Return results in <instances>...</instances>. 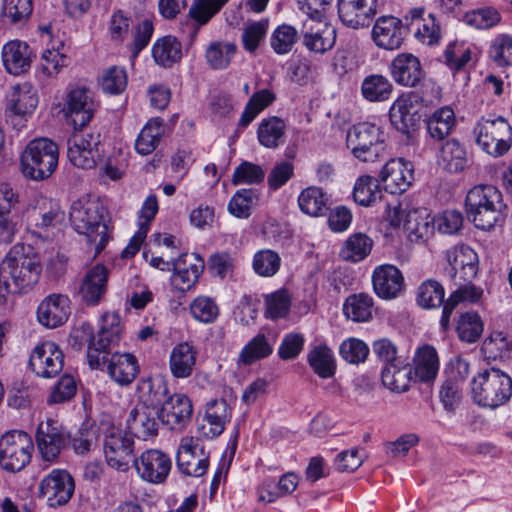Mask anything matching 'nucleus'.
<instances>
[{
    "label": "nucleus",
    "instance_id": "obj_1",
    "mask_svg": "<svg viewBox=\"0 0 512 512\" xmlns=\"http://www.w3.org/2000/svg\"><path fill=\"white\" fill-rule=\"evenodd\" d=\"M41 271L38 253L24 243L15 244L0 262V272L11 280L15 293L30 291L38 283Z\"/></svg>",
    "mask_w": 512,
    "mask_h": 512
},
{
    "label": "nucleus",
    "instance_id": "obj_2",
    "mask_svg": "<svg viewBox=\"0 0 512 512\" xmlns=\"http://www.w3.org/2000/svg\"><path fill=\"white\" fill-rule=\"evenodd\" d=\"M104 206L97 200L82 198L72 203L69 217L74 230L87 237L99 254L108 242V228L104 220Z\"/></svg>",
    "mask_w": 512,
    "mask_h": 512
},
{
    "label": "nucleus",
    "instance_id": "obj_3",
    "mask_svg": "<svg viewBox=\"0 0 512 512\" xmlns=\"http://www.w3.org/2000/svg\"><path fill=\"white\" fill-rule=\"evenodd\" d=\"M503 208L502 193L493 185L478 184L466 194V213L478 229H492L501 220Z\"/></svg>",
    "mask_w": 512,
    "mask_h": 512
},
{
    "label": "nucleus",
    "instance_id": "obj_4",
    "mask_svg": "<svg viewBox=\"0 0 512 512\" xmlns=\"http://www.w3.org/2000/svg\"><path fill=\"white\" fill-rule=\"evenodd\" d=\"M471 396L478 406L494 410L512 396V379L500 369H484L472 378Z\"/></svg>",
    "mask_w": 512,
    "mask_h": 512
},
{
    "label": "nucleus",
    "instance_id": "obj_5",
    "mask_svg": "<svg viewBox=\"0 0 512 512\" xmlns=\"http://www.w3.org/2000/svg\"><path fill=\"white\" fill-rule=\"evenodd\" d=\"M57 145L48 138H37L28 143L21 155V171L32 180L49 178L58 165Z\"/></svg>",
    "mask_w": 512,
    "mask_h": 512
},
{
    "label": "nucleus",
    "instance_id": "obj_6",
    "mask_svg": "<svg viewBox=\"0 0 512 512\" xmlns=\"http://www.w3.org/2000/svg\"><path fill=\"white\" fill-rule=\"evenodd\" d=\"M476 143L487 154L499 157L512 145V126L503 116H482L473 128Z\"/></svg>",
    "mask_w": 512,
    "mask_h": 512
},
{
    "label": "nucleus",
    "instance_id": "obj_7",
    "mask_svg": "<svg viewBox=\"0 0 512 512\" xmlns=\"http://www.w3.org/2000/svg\"><path fill=\"white\" fill-rule=\"evenodd\" d=\"M122 332L123 326L118 314H103L97 336L89 333L87 362L91 369L104 370L107 356L119 344Z\"/></svg>",
    "mask_w": 512,
    "mask_h": 512
},
{
    "label": "nucleus",
    "instance_id": "obj_8",
    "mask_svg": "<svg viewBox=\"0 0 512 512\" xmlns=\"http://www.w3.org/2000/svg\"><path fill=\"white\" fill-rule=\"evenodd\" d=\"M104 455L108 465L120 471L128 470L134 461V440L131 435L115 426L109 417L100 420Z\"/></svg>",
    "mask_w": 512,
    "mask_h": 512
},
{
    "label": "nucleus",
    "instance_id": "obj_9",
    "mask_svg": "<svg viewBox=\"0 0 512 512\" xmlns=\"http://www.w3.org/2000/svg\"><path fill=\"white\" fill-rule=\"evenodd\" d=\"M32 438L22 430H10L0 437V468L9 473L22 471L31 461Z\"/></svg>",
    "mask_w": 512,
    "mask_h": 512
},
{
    "label": "nucleus",
    "instance_id": "obj_10",
    "mask_svg": "<svg viewBox=\"0 0 512 512\" xmlns=\"http://www.w3.org/2000/svg\"><path fill=\"white\" fill-rule=\"evenodd\" d=\"M383 142V133L375 124L359 123L347 132V147L363 162H373L383 150Z\"/></svg>",
    "mask_w": 512,
    "mask_h": 512
},
{
    "label": "nucleus",
    "instance_id": "obj_11",
    "mask_svg": "<svg viewBox=\"0 0 512 512\" xmlns=\"http://www.w3.org/2000/svg\"><path fill=\"white\" fill-rule=\"evenodd\" d=\"M404 228L411 242L426 241L437 230L441 234L448 232V218L446 213L430 217L426 208H411L406 211Z\"/></svg>",
    "mask_w": 512,
    "mask_h": 512
},
{
    "label": "nucleus",
    "instance_id": "obj_12",
    "mask_svg": "<svg viewBox=\"0 0 512 512\" xmlns=\"http://www.w3.org/2000/svg\"><path fill=\"white\" fill-rule=\"evenodd\" d=\"M97 104L90 91L84 87L72 88L66 95L63 114L68 123L77 131L93 118Z\"/></svg>",
    "mask_w": 512,
    "mask_h": 512
},
{
    "label": "nucleus",
    "instance_id": "obj_13",
    "mask_svg": "<svg viewBox=\"0 0 512 512\" xmlns=\"http://www.w3.org/2000/svg\"><path fill=\"white\" fill-rule=\"evenodd\" d=\"M176 462L179 471L184 475L201 477L209 467V455L200 446L198 438L185 436L180 441Z\"/></svg>",
    "mask_w": 512,
    "mask_h": 512
},
{
    "label": "nucleus",
    "instance_id": "obj_14",
    "mask_svg": "<svg viewBox=\"0 0 512 512\" xmlns=\"http://www.w3.org/2000/svg\"><path fill=\"white\" fill-rule=\"evenodd\" d=\"M74 488V480L67 471L54 469L41 480L39 496L49 507L57 508L69 502Z\"/></svg>",
    "mask_w": 512,
    "mask_h": 512
},
{
    "label": "nucleus",
    "instance_id": "obj_15",
    "mask_svg": "<svg viewBox=\"0 0 512 512\" xmlns=\"http://www.w3.org/2000/svg\"><path fill=\"white\" fill-rule=\"evenodd\" d=\"M99 135L87 131H75L67 141V156L76 167L92 169L99 158Z\"/></svg>",
    "mask_w": 512,
    "mask_h": 512
},
{
    "label": "nucleus",
    "instance_id": "obj_16",
    "mask_svg": "<svg viewBox=\"0 0 512 512\" xmlns=\"http://www.w3.org/2000/svg\"><path fill=\"white\" fill-rule=\"evenodd\" d=\"M29 366L36 376L53 378L57 376L64 366V355L56 343L42 342L34 347L30 354Z\"/></svg>",
    "mask_w": 512,
    "mask_h": 512
},
{
    "label": "nucleus",
    "instance_id": "obj_17",
    "mask_svg": "<svg viewBox=\"0 0 512 512\" xmlns=\"http://www.w3.org/2000/svg\"><path fill=\"white\" fill-rule=\"evenodd\" d=\"M70 435L56 422L48 420L39 424L36 432L38 450L45 461L55 460L67 446Z\"/></svg>",
    "mask_w": 512,
    "mask_h": 512
},
{
    "label": "nucleus",
    "instance_id": "obj_18",
    "mask_svg": "<svg viewBox=\"0 0 512 512\" xmlns=\"http://www.w3.org/2000/svg\"><path fill=\"white\" fill-rule=\"evenodd\" d=\"M133 463L138 475L154 484L163 483L172 466L170 457L157 449L144 451Z\"/></svg>",
    "mask_w": 512,
    "mask_h": 512
},
{
    "label": "nucleus",
    "instance_id": "obj_19",
    "mask_svg": "<svg viewBox=\"0 0 512 512\" xmlns=\"http://www.w3.org/2000/svg\"><path fill=\"white\" fill-rule=\"evenodd\" d=\"M159 410V419L172 430H182L190 421L193 405L188 396L175 393L169 396Z\"/></svg>",
    "mask_w": 512,
    "mask_h": 512
},
{
    "label": "nucleus",
    "instance_id": "obj_20",
    "mask_svg": "<svg viewBox=\"0 0 512 512\" xmlns=\"http://www.w3.org/2000/svg\"><path fill=\"white\" fill-rule=\"evenodd\" d=\"M203 269L204 260L198 254H181L173 260L172 286L180 292L190 290L196 284Z\"/></svg>",
    "mask_w": 512,
    "mask_h": 512
},
{
    "label": "nucleus",
    "instance_id": "obj_21",
    "mask_svg": "<svg viewBox=\"0 0 512 512\" xmlns=\"http://www.w3.org/2000/svg\"><path fill=\"white\" fill-rule=\"evenodd\" d=\"M109 270L102 264L90 267L79 285L78 294L88 306L99 304L108 290Z\"/></svg>",
    "mask_w": 512,
    "mask_h": 512
},
{
    "label": "nucleus",
    "instance_id": "obj_22",
    "mask_svg": "<svg viewBox=\"0 0 512 512\" xmlns=\"http://www.w3.org/2000/svg\"><path fill=\"white\" fill-rule=\"evenodd\" d=\"M406 27L402 20L394 16L379 17L372 29V39L377 47L396 50L403 44Z\"/></svg>",
    "mask_w": 512,
    "mask_h": 512
},
{
    "label": "nucleus",
    "instance_id": "obj_23",
    "mask_svg": "<svg viewBox=\"0 0 512 512\" xmlns=\"http://www.w3.org/2000/svg\"><path fill=\"white\" fill-rule=\"evenodd\" d=\"M231 408L225 399H213L207 402L202 423L198 427L200 437L214 439L221 435L231 420Z\"/></svg>",
    "mask_w": 512,
    "mask_h": 512
},
{
    "label": "nucleus",
    "instance_id": "obj_24",
    "mask_svg": "<svg viewBox=\"0 0 512 512\" xmlns=\"http://www.w3.org/2000/svg\"><path fill=\"white\" fill-rule=\"evenodd\" d=\"M377 13V0H339L338 14L342 23L353 29L367 27Z\"/></svg>",
    "mask_w": 512,
    "mask_h": 512
},
{
    "label": "nucleus",
    "instance_id": "obj_25",
    "mask_svg": "<svg viewBox=\"0 0 512 512\" xmlns=\"http://www.w3.org/2000/svg\"><path fill=\"white\" fill-rule=\"evenodd\" d=\"M71 313L70 300L64 294H50L38 306L37 319L47 328L63 325Z\"/></svg>",
    "mask_w": 512,
    "mask_h": 512
},
{
    "label": "nucleus",
    "instance_id": "obj_26",
    "mask_svg": "<svg viewBox=\"0 0 512 512\" xmlns=\"http://www.w3.org/2000/svg\"><path fill=\"white\" fill-rule=\"evenodd\" d=\"M424 7H415L409 10L404 17L407 27L414 31L416 39L426 45H436L441 39V28L434 14L430 13L424 18Z\"/></svg>",
    "mask_w": 512,
    "mask_h": 512
},
{
    "label": "nucleus",
    "instance_id": "obj_27",
    "mask_svg": "<svg viewBox=\"0 0 512 512\" xmlns=\"http://www.w3.org/2000/svg\"><path fill=\"white\" fill-rule=\"evenodd\" d=\"M414 179L413 167L410 162L403 159L389 160L380 172V180L385 190L391 194L405 192Z\"/></svg>",
    "mask_w": 512,
    "mask_h": 512
},
{
    "label": "nucleus",
    "instance_id": "obj_28",
    "mask_svg": "<svg viewBox=\"0 0 512 512\" xmlns=\"http://www.w3.org/2000/svg\"><path fill=\"white\" fill-rule=\"evenodd\" d=\"M159 410L157 406L142 403L133 408L127 418V427L138 438L147 439L158 433Z\"/></svg>",
    "mask_w": 512,
    "mask_h": 512
},
{
    "label": "nucleus",
    "instance_id": "obj_29",
    "mask_svg": "<svg viewBox=\"0 0 512 512\" xmlns=\"http://www.w3.org/2000/svg\"><path fill=\"white\" fill-rule=\"evenodd\" d=\"M419 96L415 93L402 94L397 98L389 110L392 125L402 133H408L419 121L416 103Z\"/></svg>",
    "mask_w": 512,
    "mask_h": 512
},
{
    "label": "nucleus",
    "instance_id": "obj_30",
    "mask_svg": "<svg viewBox=\"0 0 512 512\" xmlns=\"http://www.w3.org/2000/svg\"><path fill=\"white\" fill-rule=\"evenodd\" d=\"M394 81L405 87H415L424 78L420 60L411 53L398 54L390 64Z\"/></svg>",
    "mask_w": 512,
    "mask_h": 512
},
{
    "label": "nucleus",
    "instance_id": "obj_31",
    "mask_svg": "<svg viewBox=\"0 0 512 512\" xmlns=\"http://www.w3.org/2000/svg\"><path fill=\"white\" fill-rule=\"evenodd\" d=\"M372 284L375 293L383 299L397 297L404 287L401 271L390 264L377 266L372 274Z\"/></svg>",
    "mask_w": 512,
    "mask_h": 512
},
{
    "label": "nucleus",
    "instance_id": "obj_32",
    "mask_svg": "<svg viewBox=\"0 0 512 512\" xmlns=\"http://www.w3.org/2000/svg\"><path fill=\"white\" fill-rule=\"evenodd\" d=\"M33 52L26 42L12 40L2 48V62L5 70L11 75H21L31 67Z\"/></svg>",
    "mask_w": 512,
    "mask_h": 512
},
{
    "label": "nucleus",
    "instance_id": "obj_33",
    "mask_svg": "<svg viewBox=\"0 0 512 512\" xmlns=\"http://www.w3.org/2000/svg\"><path fill=\"white\" fill-rule=\"evenodd\" d=\"M37 90L29 83L16 85L8 99L7 111L13 117L27 119L38 105Z\"/></svg>",
    "mask_w": 512,
    "mask_h": 512
},
{
    "label": "nucleus",
    "instance_id": "obj_34",
    "mask_svg": "<svg viewBox=\"0 0 512 512\" xmlns=\"http://www.w3.org/2000/svg\"><path fill=\"white\" fill-rule=\"evenodd\" d=\"M105 367L109 376L121 386L131 384L139 371L137 360L130 353H113L107 356Z\"/></svg>",
    "mask_w": 512,
    "mask_h": 512
},
{
    "label": "nucleus",
    "instance_id": "obj_35",
    "mask_svg": "<svg viewBox=\"0 0 512 512\" xmlns=\"http://www.w3.org/2000/svg\"><path fill=\"white\" fill-rule=\"evenodd\" d=\"M197 351L187 342L179 343L173 347L169 357V368L172 376L185 379L193 374L196 366Z\"/></svg>",
    "mask_w": 512,
    "mask_h": 512
},
{
    "label": "nucleus",
    "instance_id": "obj_36",
    "mask_svg": "<svg viewBox=\"0 0 512 512\" xmlns=\"http://www.w3.org/2000/svg\"><path fill=\"white\" fill-rule=\"evenodd\" d=\"M315 21H305L303 23V45L314 53L323 54L331 50L335 45L336 32L335 29L324 25L322 29H314L313 23Z\"/></svg>",
    "mask_w": 512,
    "mask_h": 512
},
{
    "label": "nucleus",
    "instance_id": "obj_37",
    "mask_svg": "<svg viewBox=\"0 0 512 512\" xmlns=\"http://www.w3.org/2000/svg\"><path fill=\"white\" fill-rule=\"evenodd\" d=\"M445 289L435 280H427L418 288V304L427 309L443 306L441 324L444 329L448 327V302L444 303Z\"/></svg>",
    "mask_w": 512,
    "mask_h": 512
},
{
    "label": "nucleus",
    "instance_id": "obj_38",
    "mask_svg": "<svg viewBox=\"0 0 512 512\" xmlns=\"http://www.w3.org/2000/svg\"><path fill=\"white\" fill-rule=\"evenodd\" d=\"M412 380V367L400 360L384 366L381 371V382L385 388L395 393L406 392Z\"/></svg>",
    "mask_w": 512,
    "mask_h": 512
},
{
    "label": "nucleus",
    "instance_id": "obj_39",
    "mask_svg": "<svg viewBox=\"0 0 512 512\" xmlns=\"http://www.w3.org/2000/svg\"><path fill=\"white\" fill-rule=\"evenodd\" d=\"M479 268L477 253L467 245L456 246L453 251V269L455 275L463 281H472Z\"/></svg>",
    "mask_w": 512,
    "mask_h": 512
},
{
    "label": "nucleus",
    "instance_id": "obj_40",
    "mask_svg": "<svg viewBox=\"0 0 512 512\" xmlns=\"http://www.w3.org/2000/svg\"><path fill=\"white\" fill-rule=\"evenodd\" d=\"M286 125L278 117L272 116L262 119L258 125L257 138L259 143L269 149H275L283 144Z\"/></svg>",
    "mask_w": 512,
    "mask_h": 512
},
{
    "label": "nucleus",
    "instance_id": "obj_41",
    "mask_svg": "<svg viewBox=\"0 0 512 512\" xmlns=\"http://www.w3.org/2000/svg\"><path fill=\"white\" fill-rule=\"evenodd\" d=\"M237 46L233 42L213 41L205 49L206 64L213 70H224L229 67L235 54Z\"/></svg>",
    "mask_w": 512,
    "mask_h": 512
},
{
    "label": "nucleus",
    "instance_id": "obj_42",
    "mask_svg": "<svg viewBox=\"0 0 512 512\" xmlns=\"http://www.w3.org/2000/svg\"><path fill=\"white\" fill-rule=\"evenodd\" d=\"M373 240L364 233H354L343 243L339 256L342 260L357 263L364 260L371 252Z\"/></svg>",
    "mask_w": 512,
    "mask_h": 512
},
{
    "label": "nucleus",
    "instance_id": "obj_43",
    "mask_svg": "<svg viewBox=\"0 0 512 512\" xmlns=\"http://www.w3.org/2000/svg\"><path fill=\"white\" fill-rule=\"evenodd\" d=\"M394 87L391 81L381 74L366 76L361 84V94L369 102H384L390 99Z\"/></svg>",
    "mask_w": 512,
    "mask_h": 512
},
{
    "label": "nucleus",
    "instance_id": "obj_44",
    "mask_svg": "<svg viewBox=\"0 0 512 512\" xmlns=\"http://www.w3.org/2000/svg\"><path fill=\"white\" fill-rule=\"evenodd\" d=\"M328 195L321 188L310 186L301 191L298 196L300 210L312 217L325 214L328 209Z\"/></svg>",
    "mask_w": 512,
    "mask_h": 512
},
{
    "label": "nucleus",
    "instance_id": "obj_45",
    "mask_svg": "<svg viewBox=\"0 0 512 512\" xmlns=\"http://www.w3.org/2000/svg\"><path fill=\"white\" fill-rule=\"evenodd\" d=\"M163 135V120L159 117L150 119L142 128L136 139V151L141 155L151 154L159 145Z\"/></svg>",
    "mask_w": 512,
    "mask_h": 512
},
{
    "label": "nucleus",
    "instance_id": "obj_46",
    "mask_svg": "<svg viewBox=\"0 0 512 512\" xmlns=\"http://www.w3.org/2000/svg\"><path fill=\"white\" fill-rule=\"evenodd\" d=\"M155 62L163 67H171L182 58V45L173 36L158 39L152 47Z\"/></svg>",
    "mask_w": 512,
    "mask_h": 512
},
{
    "label": "nucleus",
    "instance_id": "obj_47",
    "mask_svg": "<svg viewBox=\"0 0 512 512\" xmlns=\"http://www.w3.org/2000/svg\"><path fill=\"white\" fill-rule=\"evenodd\" d=\"M374 302L367 293L352 294L343 305L344 315L353 322H367L372 318Z\"/></svg>",
    "mask_w": 512,
    "mask_h": 512
},
{
    "label": "nucleus",
    "instance_id": "obj_48",
    "mask_svg": "<svg viewBox=\"0 0 512 512\" xmlns=\"http://www.w3.org/2000/svg\"><path fill=\"white\" fill-rule=\"evenodd\" d=\"M229 0H193L188 16L194 22L192 39L199 28L206 25Z\"/></svg>",
    "mask_w": 512,
    "mask_h": 512
},
{
    "label": "nucleus",
    "instance_id": "obj_49",
    "mask_svg": "<svg viewBox=\"0 0 512 512\" xmlns=\"http://www.w3.org/2000/svg\"><path fill=\"white\" fill-rule=\"evenodd\" d=\"M415 375L423 382L433 380L439 369L436 350L429 345L419 348L414 357Z\"/></svg>",
    "mask_w": 512,
    "mask_h": 512
},
{
    "label": "nucleus",
    "instance_id": "obj_50",
    "mask_svg": "<svg viewBox=\"0 0 512 512\" xmlns=\"http://www.w3.org/2000/svg\"><path fill=\"white\" fill-rule=\"evenodd\" d=\"M427 130L430 137L439 143V159L445 163V146L448 137V108L446 106L438 108L429 116ZM438 161L440 162V160Z\"/></svg>",
    "mask_w": 512,
    "mask_h": 512
},
{
    "label": "nucleus",
    "instance_id": "obj_51",
    "mask_svg": "<svg viewBox=\"0 0 512 512\" xmlns=\"http://www.w3.org/2000/svg\"><path fill=\"white\" fill-rule=\"evenodd\" d=\"M308 363L312 370L321 378L334 376L336 370L332 350L327 345H318L308 353Z\"/></svg>",
    "mask_w": 512,
    "mask_h": 512
},
{
    "label": "nucleus",
    "instance_id": "obj_52",
    "mask_svg": "<svg viewBox=\"0 0 512 512\" xmlns=\"http://www.w3.org/2000/svg\"><path fill=\"white\" fill-rule=\"evenodd\" d=\"M273 352V346L264 334H257L240 351L238 363L251 365L258 360L269 357Z\"/></svg>",
    "mask_w": 512,
    "mask_h": 512
},
{
    "label": "nucleus",
    "instance_id": "obj_53",
    "mask_svg": "<svg viewBox=\"0 0 512 512\" xmlns=\"http://www.w3.org/2000/svg\"><path fill=\"white\" fill-rule=\"evenodd\" d=\"M63 215L59 203L48 199L38 202L33 211L35 226L43 230L55 227L63 220Z\"/></svg>",
    "mask_w": 512,
    "mask_h": 512
},
{
    "label": "nucleus",
    "instance_id": "obj_54",
    "mask_svg": "<svg viewBox=\"0 0 512 512\" xmlns=\"http://www.w3.org/2000/svg\"><path fill=\"white\" fill-rule=\"evenodd\" d=\"M484 323L477 312L462 313L456 322V332L463 342H476L483 333Z\"/></svg>",
    "mask_w": 512,
    "mask_h": 512
},
{
    "label": "nucleus",
    "instance_id": "obj_55",
    "mask_svg": "<svg viewBox=\"0 0 512 512\" xmlns=\"http://www.w3.org/2000/svg\"><path fill=\"white\" fill-rule=\"evenodd\" d=\"M353 198L362 206H370L382 198V191L378 181L369 176H360L354 185Z\"/></svg>",
    "mask_w": 512,
    "mask_h": 512
},
{
    "label": "nucleus",
    "instance_id": "obj_56",
    "mask_svg": "<svg viewBox=\"0 0 512 512\" xmlns=\"http://www.w3.org/2000/svg\"><path fill=\"white\" fill-rule=\"evenodd\" d=\"M276 95L269 89L255 92L249 99L240 117L239 125L248 126L256 116L274 102Z\"/></svg>",
    "mask_w": 512,
    "mask_h": 512
},
{
    "label": "nucleus",
    "instance_id": "obj_57",
    "mask_svg": "<svg viewBox=\"0 0 512 512\" xmlns=\"http://www.w3.org/2000/svg\"><path fill=\"white\" fill-rule=\"evenodd\" d=\"M512 349V342L507 335L500 331H494L485 338L481 351L488 360L504 359L509 356Z\"/></svg>",
    "mask_w": 512,
    "mask_h": 512
},
{
    "label": "nucleus",
    "instance_id": "obj_58",
    "mask_svg": "<svg viewBox=\"0 0 512 512\" xmlns=\"http://www.w3.org/2000/svg\"><path fill=\"white\" fill-rule=\"evenodd\" d=\"M101 434L100 422L97 425L82 426L69 438L74 452L78 455H86L98 446V438Z\"/></svg>",
    "mask_w": 512,
    "mask_h": 512
},
{
    "label": "nucleus",
    "instance_id": "obj_59",
    "mask_svg": "<svg viewBox=\"0 0 512 512\" xmlns=\"http://www.w3.org/2000/svg\"><path fill=\"white\" fill-rule=\"evenodd\" d=\"M474 62V53L471 48L450 50V70L454 72L455 80L462 82L463 85H466L470 79L469 69Z\"/></svg>",
    "mask_w": 512,
    "mask_h": 512
},
{
    "label": "nucleus",
    "instance_id": "obj_60",
    "mask_svg": "<svg viewBox=\"0 0 512 512\" xmlns=\"http://www.w3.org/2000/svg\"><path fill=\"white\" fill-rule=\"evenodd\" d=\"M281 257L271 249H262L253 256L252 268L261 277H272L280 269Z\"/></svg>",
    "mask_w": 512,
    "mask_h": 512
},
{
    "label": "nucleus",
    "instance_id": "obj_61",
    "mask_svg": "<svg viewBox=\"0 0 512 512\" xmlns=\"http://www.w3.org/2000/svg\"><path fill=\"white\" fill-rule=\"evenodd\" d=\"M298 41V32L295 27L282 24L279 25L271 34L270 45L273 51L278 55L288 54Z\"/></svg>",
    "mask_w": 512,
    "mask_h": 512
},
{
    "label": "nucleus",
    "instance_id": "obj_62",
    "mask_svg": "<svg viewBox=\"0 0 512 512\" xmlns=\"http://www.w3.org/2000/svg\"><path fill=\"white\" fill-rule=\"evenodd\" d=\"M268 27V19L248 22L244 26L241 35L243 48L249 53H254L260 46L261 42L265 39Z\"/></svg>",
    "mask_w": 512,
    "mask_h": 512
},
{
    "label": "nucleus",
    "instance_id": "obj_63",
    "mask_svg": "<svg viewBox=\"0 0 512 512\" xmlns=\"http://www.w3.org/2000/svg\"><path fill=\"white\" fill-rule=\"evenodd\" d=\"M489 56L499 67L512 66V36L497 35L491 42Z\"/></svg>",
    "mask_w": 512,
    "mask_h": 512
},
{
    "label": "nucleus",
    "instance_id": "obj_64",
    "mask_svg": "<svg viewBox=\"0 0 512 512\" xmlns=\"http://www.w3.org/2000/svg\"><path fill=\"white\" fill-rule=\"evenodd\" d=\"M100 85L105 93L114 95L122 93L127 86V73L125 69L111 66L104 70L100 78Z\"/></svg>",
    "mask_w": 512,
    "mask_h": 512
}]
</instances>
